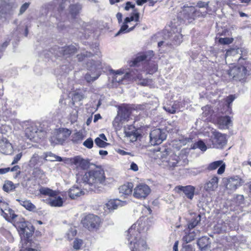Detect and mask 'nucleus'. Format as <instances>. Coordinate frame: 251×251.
<instances>
[{
	"mask_svg": "<svg viewBox=\"0 0 251 251\" xmlns=\"http://www.w3.org/2000/svg\"><path fill=\"white\" fill-rule=\"evenodd\" d=\"M192 141V139L190 138H185L184 137H180L177 140L175 141V145H178V148L186 145L187 143ZM175 145V144H174ZM177 148V147H176Z\"/></svg>",
	"mask_w": 251,
	"mask_h": 251,
	"instance_id": "35",
	"label": "nucleus"
},
{
	"mask_svg": "<svg viewBox=\"0 0 251 251\" xmlns=\"http://www.w3.org/2000/svg\"><path fill=\"white\" fill-rule=\"evenodd\" d=\"M171 38L173 39V43L175 45H179L182 42V36L179 33H177L173 36L172 35Z\"/></svg>",
	"mask_w": 251,
	"mask_h": 251,
	"instance_id": "45",
	"label": "nucleus"
},
{
	"mask_svg": "<svg viewBox=\"0 0 251 251\" xmlns=\"http://www.w3.org/2000/svg\"><path fill=\"white\" fill-rule=\"evenodd\" d=\"M76 49L73 46H67L60 49V52L63 55H66L74 53Z\"/></svg>",
	"mask_w": 251,
	"mask_h": 251,
	"instance_id": "34",
	"label": "nucleus"
},
{
	"mask_svg": "<svg viewBox=\"0 0 251 251\" xmlns=\"http://www.w3.org/2000/svg\"><path fill=\"white\" fill-rule=\"evenodd\" d=\"M7 208H9L8 204L3 202L0 206V209L1 213H4V212L7 210Z\"/></svg>",
	"mask_w": 251,
	"mask_h": 251,
	"instance_id": "58",
	"label": "nucleus"
},
{
	"mask_svg": "<svg viewBox=\"0 0 251 251\" xmlns=\"http://www.w3.org/2000/svg\"><path fill=\"white\" fill-rule=\"evenodd\" d=\"M30 224L25 222L23 220V222H21L20 224L17 226L19 228V233L21 234V232L23 231V230L25 231V228H26V227H27Z\"/></svg>",
	"mask_w": 251,
	"mask_h": 251,
	"instance_id": "50",
	"label": "nucleus"
},
{
	"mask_svg": "<svg viewBox=\"0 0 251 251\" xmlns=\"http://www.w3.org/2000/svg\"><path fill=\"white\" fill-rule=\"evenodd\" d=\"M238 53L237 50L235 49H231L226 51L225 54V57L226 58L229 56H234Z\"/></svg>",
	"mask_w": 251,
	"mask_h": 251,
	"instance_id": "56",
	"label": "nucleus"
},
{
	"mask_svg": "<svg viewBox=\"0 0 251 251\" xmlns=\"http://www.w3.org/2000/svg\"><path fill=\"white\" fill-rule=\"evenodd\" d=\"M218 183L219 178L216 176H213L205 183L203 189L208 193L215 191L218 188Z\"/></svg>",
	"mask_w": 251,
	"mask_h": 251,
	"instance_id": "14",
	"label": "nucleus"
},
{
	"mask_svg": "<svg viewBox=\"0 0 251 251\" xmlns=\"http://www.w3.org/2000/svg\"><path fill=\"white\" fill-rule=\"evenodd\" d=\"M84 194V191L78 187H72L68 191V195L72 199H76Z\"/></svg>",
	"mask_w": 251,
	"mask_h": 251,
	"instance_id": "25",
	"label": "nucleus"
},
{
	"mask_svg": "<svg viewBox=\"0 0 251 251\" xmlns=\"http://www.w3.org/2000/svg\"><path fill=\"white\" fill-rule=\"evenodd\" d=\"M133 11L134 13L132 16L134 17V21L138 22L139 21V13L138 12L137 9H134Z\"/></svg>",
	"mask_w": 251,
	"mask_h": 251,
	"instance_id": "63",
	"label": "nucleus"
},
{
	"mask_svg": "<svg viewBox=\"0 0 251 251\" xmlns=\"http://www.w3.org/2000/svg\"><path fill=\"white\" fill-rule=\"evenodd\" d=\"M181 251H193L192 246L190 245L184 246L181 250Z\"/></svg>",
	"mask_w": 251,
	"mask_h": 251,
	"instance_id": "64",
	"label": "nucleus"
},
{
	"mask_svg": "<svg viewBox=\"0 0 251 251\" xmlns=\"http://www.w3.org/2000/svg\"><path fill=\"white\" fill-rule=\"evenodd\" d=\"M196 237L195 232H189L187 235L183 237V240L186 243H189L194 240Z\"/></svg>",
	"mask_w": 251,
	"mask_h": 251,
	"instance_id": "43",
	"label": "nucleus"
},
{
	"mask_svg": "<svg viewBox=\"0 0 251 251\" xmlns=\"http://www.w3.org/2000/svg\"><path fill=\"white\" fill-rule=\"evenodd\" d=\"M63 203L62 198L58 196L56 193L55 196H51L48 200V204L52 207H61Z\"/></svg>",
	"mask_w": 251,
	"mask_h": 251,
	"instance_id": "22",
	"label": "nucleus"
},
{
	"mask_svg": "<svg viewBox=\"0 0 251 251\" xmlns=\"http://www.w3.org/2000/svg\"><path fill=\"white\" fill-rule=\"evenodd\" d=\"M76 176L77 183L88 185L90 189L98 192L104 190L107 184L104 171L100 168L90 170L84 175L76 174Z\"/></svg>",
	"mask_w": 251,
	"mask_h": 251,
	"instance_id": "2",
	"label": "nucleus"
},
{
	"mask_svg": "<svg viewBox=\"0 0 251 251\" xmlns=\"http://www.w3.org/2000/svg\"><path fill=\"white\" fill-rule=\"evenodd\" d=\"M223 163V161L222 160H219L212 162L208 165L207 167V170L209 171L214 170L220 166Z\"/></svg>",
	"mask_w": 251,
	"mask_h": 251,
	"instance_id": "42",
	"label": "nucleus"
},
{
	"mask_svg": "<svg viewBox=\"0 0 251 251\" xmlns=\"http://www.w3.org/2000/svg\"><path fill=\"white\" fill-rule=\"evenodd\" d=\"M157 156L161 161V164L171 170H174L176 167L184 166L188 164V160L185 154L177 155L164 152L158 153Z\"/></svg>",
	"mask_w": 251,
	"mask_h": 251,
	"instance_id": "3",
	"label": "nucleus"
},
{
	"mask_svg": "<svg viewBox=\"0 0 251 251\" xmlns=\"http://www.w3.org/2000/svg\"><path fill=\"white\" fill-rule=\"evenodd\" d=\"M22 156V153L21 152L17 154L14 157V160H13V161L12 162V165H13V164H16L17 163H18V162L21 159Z\"/></svg>",
	"mask_w": 251,
	"mask_h": 251,
	"instance_id": "60",
	"label": "nucleus"
},
{
	"mask_svg": "<svg viewBox=\"0 0 251 251\" xmlns=\"http://www.w3.org/2000/svg\"><path fill=\"white\" fill-rule=\"evenodd\" d=\"M176 188L179 191H182L188 199L192 200L193 198L195 190V188L194 186L191 185L177 186Z\"/></svg>",
	"mask_w": 251,
	"mask_h": 251,
	"instance_id": "19",
	"label": "nucleus"
},
{
	"mask_svg": "<svg viewBox=\"0 0 251 251\" xmlns=\"http://www.w3.org/2000/svg\"><path fill=\"white\" fill-rule=\"evenodd\" d=\"M34 227L31 225H29L25 230H23L21 232V234H20L21 236H24V237L26 238H28L31 237L32 235V233L34 232Z\"/></svg>",
	"mask_w": 251,
	"mask_h": 251,
	"instance_id": "37",
	"label": "nucleus"
},
{
	"mask_svg": "<svg viewBox=\"0 0 251 251\" xmlns=\"http://www.w3.org/2000/svg\"><path fill=\"white\" fill-rule=\"evenodd\" d=\"M126 204V201H122L119 199H112L109 200L106 203V208L110 210H113L119 207L123 206Z\"/></svg>",
	"mask_w": 251,
	"mask_h": 251,
	"instance_id": "18",
	"label": "nucleus"
},
{
	"mask_svg": "<svg viewBox=\"0 0 251 251\" xmlns=\"http://www.w3.org/2000/svg\"><path fill=\"white\" fill-rule=\"evenodd\" d=\"M30 5V2H25L24 4H23L20 9V14H23L26 10L28 8L29 6Z\"/></svg>",
	"mask_w": 251,
	"mask_h": 251,
	"instance_id": "55",
	"label": "nucleus"
},
{
	"mask_svg": "<svg viewBox=\"0 0 251 251\" xmlns=\"http://www.w3.org/2000/svg\"><path fill=\"white\" fill-rule=\"evenodd\" d=\"M77 118V111L75 110H73L70 114V120L72 123L75 122Z\"/></svg>",
	"mask_w": 251,
	"mask_h": 251,
	"instance_id": "53",
	"label": "nucleus"
},
{
	"mask_svg": "<svg viewBox=\"0 0 251 251\" xmlns=\"http://www.w3.org/2000/svg\"><path fill=\"white\" fill-rule=\"evenodd\" d=\"M217 123L219 128L221 129L228 128L232 125V121L229 116L219 117Z\"/></svg>",
	"mask_w": 251,
	"mask_h": 251,
	"instance_id": "20",
	"label": "nucleus"
},
{
	"mask_svg": "<svg viewBox=\"0 0 251 251\" xmlns=\"http://www.w3.org/2000/svg\"><path fill=\"white\" fill-rule=\"evenodd\" d=\"M95 144L100 148H105L109 144L102 140L99 137H97L95 140Z\"/></svg>",
	"mask_w": 251,
	"mask_h": 251,
	"instance_id": "47",
	"label": "nucleus"
},
{
	"mask_svg": "<svg viewBox=\"0 0 251 251\" xmlns=\"http://www.w3.org/2000/svg\"><path fill=\"white\" fill-rule=\"evenodd\" d=\"M39 192L40 194L43 195L48 196L50 198L51 196H55L56 194L55 191L47 187H41L39 189Z\"/></svg>",
	"mask_w": 251,
	"mask_h": 251,
	"instance_id": "39",
	"label": "nucleus"
},
{
	"mask_svg": "<svg viewBox=\"0 0 251 251\" xmlns=\"http://www.w3.org/2000/svg\"><path fill=\"white\" fill-rule=\"evenodd\" d=\"M71 132L70 130L66 128H63L60 130L57 133L56 137V140L54 137H51L50 141L52 143L59 144L62 143L71 135Z\"/></svg>",
	"mask_w": 251,
	"mask_h": 251,
	"instance_id": "15",
	"label": "nucleus"
},
{
	"mask_svg": "<svg viewBox=\"0 0 251 251\" xmlns=\"http://www.w3.org/2000/svg\"><path fill=\"white\" fill-rule=\"evenodd\" d=\"M206 11H201L194 6L184 5L180 12L183 19L188 23H192L197 17H205L207 15Z\"/></svg>",
	"mask_w": 251,
	"mask_h": 251,
	"instance_id": "5",
	"label": "nucleus"
},
{
	"mask_svg": "<svg viewBox=\"0 0 251 251\" xmlns=\"http://www.w3.org/2000/svg\"><path fill=\"white\" fill-rule=\"evenodd\" d=\"M77 231L75 228L71 227L67 233V236L69 240H72L73 238L76 234Z\"/></svg>",
	"mask_w": 251,
	"mask_h": 251,
	"instance_id": "49",
	"label": "nucleus"
},
{
	"mask_svg": "<svg viewBox=\"0 0 251 251\" xmlns=\"http://www.w3.org/2000/svg\"><path fill=\"white\" fill-rule=\"evenodd\" d=\"M111 72L114 75L113 81L120 83L126 76L129 75V74L126 73L124 74V72L121 70L114 71L111 70Z\"/></svg>",
	"mask_w": 251,
	"mask_h": 251,
	"instance_id": "24",
	"label": "nucleus"
},
{
	"mask_svg": "<svg viewBox=\"0 0 251 251\" xmlns=\"http://www.w3.org/2000/svg\"><path fill=\"white\" fill-rule=\"evenodd\" d=\"M201 220V217L200 215H197L195 218L192 219L188 223V228L192 229L196 227L199 223H200Z\"/></svg>",
	"mask_w": 251,
	"mask_h": 251,
	"instance_id": "36",
	"label": "nucleus"
},
{
	"mask_svg": "<svg viewBox=\"0 0 251 251\" xmlns=\"http://www.w3.org/2000/svg\"><path fill=\"white\" fill-rule=\"evenodd\" d=\"M83 240L80 239L76 238L74 242L73 248L75 250H79L83 244Z\"/></svg>",
	"mask_w": 251,
	"mask_h": 251,
	"instance_id": "48",
	"label": "nucleus"
},
{
	"mask_svg": "<svg viewBox=\"0 0 251 251\" xmlns=\"http://www.w3.org/2000/svg\"><path fill=\"white\" fill-rule=\"evenodd\" d=\"M228 75L235 80L241 81L249 75L246 68L243 66H235L231 69Z\"/></svg>",
	"mask_w": 251,
	"mask_h": 251,
	"instance_id": "10",
	"label": "nucleus"
},
{
	"mask_svg": "<svg viewBox=\"0 0 251 251\" xmlns=\"http://www.w3.org/2000/svg\"><path fill=\"white\" fill-rule=\"evenodd\" d=\"M84 136L81 132H77L73 135L72 141L75 143H78V142L83 140Z\"/></svg>",
	"mask_w": 251,
	"mask_h": 251,
	"instance_id": "46",
	"label": "nucleus"
},
{
	"mask_svg": "<svg viewBox=\"0 0 251 251\" xmlns=\"http://www.w3.org/2000/svg\"><path fill=\"white\" fill-rule=\"evenodd\" d=\"M133 21H134V17L132 15L130 17L126 18L123 25L121 26L119 31L115 34V36H119L122 33L129 32L133 30L135 26L128 28V26L127 25V23Z\"/></svg>",
	"mask_w": 251,
	"mask_h": 251,
	"instance_id": "17",
	"label": "nucleus"
},
{
	"mask_svg": "<svg viewBox=\"0 0 251 251\" xmlns=\"http://www.w3.org/2000/svg\"><path fill=\"white\" fill-rule=\"evenodd\" d=\"M212 135L210 140L212 144V147L217 149L223 148L227 143L226 136L216 130L213 131Z\"/></svg>",
	"mask_w": 251,
	"mask_h": 251,
	"instance_id": "8",
	"label": "nucleus"
},
{
	"mask_svg": "<svg viewBox=\"0 0 251 251\" xmlns=\"http://www.w3.org/2000/svg\"><path fill=\"white\" fill-rule=\"evenodd\" d=\"M44 160L49 161H62V159L61 157L57 156L51 152L44 153Z\"/></svg>",
	"mask_w": 251,
	"mask_h": 251,
	"instance_id": "28",
	"label": "nucleus"
},
{
	"mask_svg": "<svg viewBox=\"0 0 251 251\" xmlns=\"http://www.w3.org/2000/svg\"><path fill=\"white\" fill-rule=\"evenodd\" d=\"M209 1L208 2H204L202 1H199L197 2V6H198L199 8H204L205 7L207 9L209 7Z\"/></svg>",
	"mask_w": 251,
	"mask_h": 251,
	"instance_id": "57",
	"label": "nucleus"
},
{
	"mask_svg": "<svg viewBox=\"0 0 251 251\" xmlns=\"http://www.w3.org/2000/svg\"><path fill=\"white\" fill-rule=\"evenodd\" d=\"M25 126L26 127L25 128V134L30 140L38 142V139L45 137L46 132L40 125L38 126L34 123H27Z\"/></svg>",
	"mask_w": 251,
	"mask_h": 251,
	"instance_id": "4",
	"label": "nucleus"
},
{
	"mask_svg": "<svg viewBox=\"0 0 251 251\" xmlns=\"http://www.w3.org/2000/svg\"><path fill=\"white\" fill-rule=\"evenodd\" d=\"M133 187V185L131 182L124 184L119 187V192L122 194L128 195L131 194Z\"/></svg>",
	"mask_w": 251,
	"mask_h": 251,
	"instance_id": "26",
	"label": "nucleus"
},
{
	"mask_svg": "<svg viewBox=\"0 0 251 251\" xmlns=\"http://www.w3.org/2000/svg\"><path fill=\"white\" fill-rule=\"evenodd\" d=\"M93 141L92 138H89L86 140H85L83 145L86 148L88 149H91L93 146Z\"/></svg>",
	"mask_w": 251,
	"mask_h": 251,
	"instance_id": "52",
	"label": "nucleus"
},
{
	"mask_svg": "<svg viewBox=\"0 0 251 251\" xmlns=\"http://www.w3.org/2000/svg\"><path fill=\"white\" fill-rule=\"evenodd\" d=\"M88 69L92 71L91 74L87 73L85 75V79L87 82H92L96 80L100 76V69L101 68L100 61L89 60L87 63Z\"/></svg>",
	"mask_w": 251,
	"mask_h": 251,
	"instance_id": "6",
	"label": "nucleus"
},
{
	"mask_svg": "<svg viewBox=\"0 0 251 251\" xmlns=\"http://www.w3.org/2000/svg\"><path fill=\"white\" fill-rule=\"evenodd\" d=\"M118 114L120 115L121 120L125 121H127L129 120L130 111L126 108H122Z\"/></svg>",
	"mask_w": 251,
	"mask_h": 251,
	"instance_id": "33",
	"label": "nucleus"
},
{
	"mask_svg": "<svg viewBox=\"0 0 251 251\" xmlns=\"http://www.w3.org/2000/svg\"><path fill=\"white\" fill-rule=\"evenodd\" d=\"M1 215L8 221L13 220L17 217L14 211L10 208H7V210L4 213H1Z\"/></svg>",
	"mask_w": 251,
	"mask_h": 251,
	"instance_id": "31",
	"label": "nucleus"
},
{
	"mask_svg": "<svg viewBox=\"0 0 251 251\" xmlns=\"http://www.w3.org/2000/svg\"><path fill=\"white\" fill-rule=\"evenodd\" d=\"M13 151L12 144L6 138L0 139V151L5 154H11Z\"/></svg>",
	"mask_w": 251,
	"mask_h": 251,
	"instance_id": "16",
	"label": "nucleus"
},
{
	"mask_svg": "<svg viewBox=\"0 0 251 251\" xmlns=\"http://www.w3.org/2000/svg\"><path fill=\"white\" fill-rule=\"evenodd\" d=\"M71 163L75 165L76 171L78 172L77 174H80L81 170H85L89 168V162L85 160L79 156H75L71 159Z\"/></svg>",
	"mask_w": 251,
	"mask_h": 251,
	"instance_id": "12",
	"label": "nucleus"
},
{
	"mask_svg": "<svg viewBox=\"0 0 251 251\" xmlns=\"http://www.w3.org/2000/svg\"><path fill=\"white\" fill-rule=\"evenodd\" d=\"M81 8V5L78 3L70 4L69 7L68 16H70L72 19L75 18L79 13Z\"/></svg>",
	"mask_w": 251,
	"mask_h": 251,
	"instance_id": "21",
	"label": "nucleus"
},
{
	"mask_svg": "<svg viewBox=\"0 0 251 251\" xmlns=\"http://www.w3.org/2000/svg\"><path fill=\"white\" fill-rule=\"evenodd\" d=\"M83 226L90 231H97L101 224L100 218L94 214H89L85 217L82 221Z\"/></svg>",
	"mask_w": 251,
	"mask_h": 251,
	"instance_id": "7",
	"label": "nucleus"
},
{
	"mask_svg": "<svg viewBox=\"0 0 251 251\" xmlns=\"http://www.w3.org/2000/svg\"><path fill=\"white\" fill-rule=\"evenodd\" d=\"M151 191V189L148 185L140 183L134 189L133 196L137 199H145Z\"/></svg>",
	"mask_w": 251,
	"mask_h": 251,
	"instance_id": "11",
	"label": "nucleus"
},
{
	"mask_svg": "<svg viewBox=\"0 0 251 251\" xmlns=\"http://www.w3.org/2000/svg\"><path fill=\"white\" fill-rule=\"evenodd\" d=\"M44 155L39 156L37 153H35L29 160V165L31 167H34L36 166H41L44 163Z\"/></svg>",
	"mask_w": 251,
	"mask_h": 251,
	"instance_id": "23",
	"label": "nucleus"
},
{
	"mask_svg": "<svg viewBox=\"0 0 251 251\" xmlns=\"http://www.w3.org/2000/svg\"><path fill=\"white\" fill-rule=\"evenodd\" d=\"M243 183V180L238 176L231 177L227 179L226 188L233 192L238 187L241 186Z\"/></svg>",
	"mask_w": 251,
	"mask_h": 251,
	"instance_id": "13",
	"label": "nucleus"
},
{
	"mask_svg": "<svg viewBox=\"0 0 251 251\" xmlns=\"http://www.w3.org/2000/svg\"><path fill=\"white\" fill-rule=\"evenodd\" d=\"M149 228L148 219H139L126 232V239L131 251H146L147 245L143 235Z\"/></svg>",
	"mask_w": 251,
	"mask_h": 251,
	"instance_id": "1",
	"label": "nucleus"
},
{
	"mask_svg": "<svg viewBox=\"0 0 251 251\" xmlns=\"http://www.w3.org/2000/svg\"><path fill=\"white\" fill-rule=\"evenodd\" d=\"M130 8L133 9V10L135 8V5L132 4L131 2L128 1L126 2V6L124 8L125 10L126 11H128Z\"/></svg>",
	"mask_w": 251,
	"mask_h": 251,
	"instance_id": "59",
	"label": "nucleus"
},
{
	"mask_svg": "<svg viewBox=\"0 0 251 251\" xmlns=\"http://www.w3.org/2000/svg\"><path fill=\"white\" fill-rule=\"evenodd\" d=\"M232 39L229 38H220L219 40V42L221 44L228 45L232 42Z\"/></svg>",
	"mask_w": 251,
	"mask_h": 251,
	"instance_id": "51",
	"label": "nucleus"
},
{
	"mask_svg": "<svg viewBox=\"0 0 251 251\" xmlns=\"http://www.w3.org/2000/svg\"><path fill=\"white\" fill-rule=\"evenodd\" d=\"M91 53L90 52H86V54H78L77 57L79 61H83L85 60V57H90L91 55Z\"/></svg>",
	"mask_w": 251,
	"mask_h": 251,
	"instance_id": "54",
	"label": "nucleus"
},
{
	"mask_svg": "<svg viewBox=\"0 0 251 251\" xmlns=\"http://www.w3.org/2000/svg\"><path fill=\"white\" fill-rule=\"evenodd\" d=\"M226 165L225 163H223L222 165L219 166V168L218 170L217 173L219 175L223 174L225 170Z\"/></svg>",
	"mask_w": 251,
	"mask_h": 251,
	"instance_id": "62",
	"label": "nucleus"
},
{
	"mask_svg": "<svg viewBox=\"0 0 251 251\" xmlns=\"http://www.w3.org/2000/svg\"><path fill=\"white\" fill-rule=\"evenodd\" d=\"M209 243V238L206 236L199 239L197 243L199 247L201 249L206 248Z\"/></svg>",
	"mask_w": 251,
	"mask_h": 251,
	"instance_id": "38",
	"label": "nucleus"
},
{
	"mask_svg": "<svg viewBox=\"0 0 251 251\" xmlns=\"http://www.w3.org/2000/svg\"><path fill=\"white\" fill-rule=\"evenodd\" d=\"M124 133L125 134V136L132 142L136 141L138 136L140 135V134L137 132V130L135 131H128L127 128L125 129Z\"/></svg>",
	"mask_w": 251,
	"mask_h": 251,
	"instance_id": "30",
	"label": "nucleus"
},
{
	"mask_svg": "<svg viewBox=\"0 0 251 251\" xmlns=\"http://www.w3.org/2000/svg\"><path fill=\"white\" fill-rule=\"evenodd\" d=\"M124 121L121 120L120 115L118 114L113 121V126L116 131L120 130L123 127Z\"/></svg>",
	"mask_w": 251,
	"mask_h": 251,
	"instance_id": "32",
	"label": "nucleus"
},
{
	"mask_svg": "<svg viewBox=\"0 0 251 251\" xmlns=\"http://www.w3.org/2000/svg\"><path fill=\"white\" fill-rule=\"evenodd\" d=\"M17 201L19 202L21 205L29 211H34L36 210V206L29 200L22 199L17 200Z\"/></svg>",
	"mask_w": 251,
	"mask_h": 251,
	"instance_id": "27",
	"label": "nucleus"
},
{
	"mask_svg": "<svg viewBox=\"0 0 251 251\" xmlns=\"http://www.w3.org/2000/svg\"><path fill=\"white\" fill-rule=\"evenodd\" d=\"M70 2V1L69 0H61V1L60 2L58 5H55V7L53 8V10L55 12L57 11L58 14L61 15L62 12L66 6H67Z\"/></svg>",
	"mask_w": 251,
	"mask_h": 251,
	"instance_id": "29",
	"label": "nucleus"
},
{
	"mask_svg": "<svg viewBox=\"0 0 251 251\" xmlns=\"http://www.w3.org/2000/svg\"><path fill=\"white\" fill-rule=\"evenodd\" d=\"M147 59V56L146 54H141L137 56L132 62V64L131 66H136L138 65V63L142 62L144 60Z\"/></svg>",
	"mask_w": 251,
	"mask_h": 251,
	"instance_id": "44",
	"label": "nucleus"
},
{
	"mask_svg": "<svg viewBox=\"0 0 251 251\" xmlns=\"http://www.w3.org/2000/svg\"><path fill=\"white\" fill-rule=\"evenodd\" d=\"M191 148L193 149L198 148L203 151H204L207 150L206 146L202 140H199L197 142L194 143Z\"/></svg>",
	"mask_w": 251,
	"mask_h": 251,
	"instance_id": "40",
	"label": "nucleus"
},
{
	"mask_svg": "<svg viewBox=\"0 0 251 251\" xmlns=\"http://www.w3.org/2000/svg\"><path fill=\"white\" fill-rule=\"evenodd\" d=\"M167 134L164 129L156 128L152 130L150 134V143L151 145H159L166 139Z\"/></svg>",
	"mask_w": 251,
	"mask_h": 251,
	"instance_id": "9",
	"label": "nucleus"
},
{
	"mask_svg": "<svg viewBox=\"0 0 251 251\" xmlns=\"http://www.w3.org/2000/svg\"><path fill=\"white\" fill-rule=\"evenodd\" d=\"M15 186L13 183L11 181H5L4 184L3 186V189L4 191L8 192L15 189Z\"/></svg>",
	"mask_w": 251,
	"mask_h": 251,
	"instance_id": "41",
	"label": "nucleus"
},
{
	"mask_svg": "<svg viewBox=\"0 0 251 251\" xmlns=\"http://www.w3.org/2000/svg\"><path fill=\"white\" fill-rule=\"evenodd\" d=\"M10 170L11 172H16V176L19 175L21 173L20 168L19 166H18V165H16V166H14L13 167H12L11 169L10 168Z\"/></svg>",
	"mask_w": 251,
	"mask_h": 251,
	"instance_id": "61",
	"label": "nucleus"
}]
</instances>
